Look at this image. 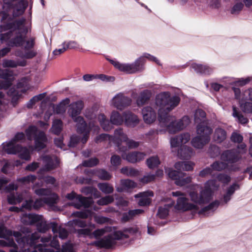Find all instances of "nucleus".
Masks as SVG:
<instances>
[{"label":"nucleus","instance_id":"f257e3e1","mask_svg":"<svg viewBox=\"0 0 252 252\" xmlns=\"http://www.w3.org/2000/svg\"><path fill=\"white\" fill-rule=\"evenodd\" d=\"M180 100V98L177 96L170 97L167 92L158 94L156 97L155 104L142 109V115L144 122L151 124L156 121L157 113L155 108L158 110V119L161 126L166 127L170 133H175L183 129L190 123L188 117H184L177 121L174 117L167 115L178 105Z\"/></svg>","mask_w":252,"mask_h":252},{"label":"nucleus","instance_id":"f03ea898","mask_svg":"<svg viewBox=\"0 0 252 252\" xmlns=\"http://www.w3.org/2000/svg\"><path fill=\"white\" fill-rule=\"evenodd\" d=\"M219 186L217 180L208 181L205 184L204 189H201L199 186L196 185L189 192L190 201L181 191H173L172 195L177 198L174 205L175 209L181 212L190 210L197 212L203 205L212 199L213 192L218 189Z\"/></svg>","mask_w":252,"mask_h":252},{"label":"nucleus","instance_id":"7ed1b4c3","mask_svg":"<svg viewBox=\"0 0 252 252\" xmlns=\"http://www.w3.org/2000/svg\"><path fill=\"white\" fill-rule=\"evenodd\" d=\"M87 226V228L80 229L79 233L88 236L90 238L97 239L107 233H110L107 236L92 244L99 248L106 249L113 247L116 244L117 240H125L128 238L130 235L139 233L137 227L126 229L123 231H115L114 228L106 226L92 232L95 229V225L90 223Z\"/></svg>","mask_w":252,"mask_h":252},{"label":"nucleus","instance_id":"20e7f679","mask_svg":"<svg viewBox=\"0 0 252 252\" xmlns=\"http://www.w3.org/2000/svg\"><path fill=\"white\" fill-rule=\"evenodd\" d=\"M0 247L9 248V252H36L34 240L38 238L37 234L24 235L18 232L12 233L6 229L3 225H0Z\"/></svg>","mask_w":252,"mask_h":252},{"label":"nucleus","instance_id":"39448f33","mask_svg":"<svg viewBox=\"0 0 252 252\" xmlns=\"http://www.w3.org/2000/svg\"><path fill=\"white\" fill-rule=\"evenodd\" d=\"M31 24L25 19L9 23L0 26V40L8 47H18L23 45Z\"/></svg>","mask_w":252,"mask_h":252},{"label":"nucleus","instance_id":"423d86ee","mask_svg":"<svg viewBox=\"0 0 252 252\" xmlns=\"http://www.w3.org/2000/svg\"><path fill=\"white\" fill-rule=\"evenodd\" d=\"M54 234L55 235L53 237L51 236L44 237L40 239V243L38 244L39 241L40 236L38 233H34L32 234H37L38 238L34 240L35 243L32 244L35 247L36 252L38 250L40 252H61L60 246L57 240V234H59L61 239L65 238L68 235L67 231L63 228L55 225L52 229Z\"/></svg>","mask_w":252,"mask_h":252},{"label":"nucleus","instance_id":"0eeeda50","mask_svg":"<svg viewBox=\"0 0 252 252\" xmlns=\"http://www.w3.org/2000/svg\"><path fill=\"white\" fill-rule=\"evenodd\" d=\"M83 108V102L82 100H77L69 105L67 114L69 117L76 123L77 131L82 134L83 137L81 141L84 143L87 140L90 129L92 128L94 126V124L90 123L89 127H88L83 118L80 116Z\"/></svg>","mask_w":252,"mask_h":252},{"label":"nucleus","instance_id":"6e6552de","mask_svg":"<svg viewBox=\"0 0 252 252\" xmlns=\"http://www.w3.org/2000/svg\"><path fill=\"white\" fill-rule=\"evenodd\" d=\"M96 140L114 142L117 144L120 152H126L128 149L136 148L139 145V142L128 139L122 129L115 130L113 137L106 134H102L97 138Z\"/></svg>","mask_w":252,"mask_h":252},{"label":"nucleus","instance_id":"1a4fd4ad","mask_svg":"<svg viewBox=\"0 0 252 252\" xmlns=\"http://www.w3.org/2000/svg\"><path fill=\"white\" fill-rule=\"evenodd\" d=\"M193 165L191 162H178L175 164V167L177 171L168 168L166 169V173L170 178L175 180V184L177 186H184L189 183L191 179L190 177H186L185 174L180 171L182 169L187 171L192 170Z\"/></svg>","mask_w":252,"mask_h":252},{"label":"nucleus","instance_id":"9d476101","mask_svg":"<svg viewBox=\"0 0 252 252\" xmlns=\"http://www.w3.org/2000/svg\"><path fill=\"white\" fill-rule=\"evenodd\" d=\"M190 140V135L188 133H185L178 136L171 138L170 139L171 147L179 148L177 155L181 158H187L193 155L192 149L185 145Z\"/></svg>","mask_w":252,"mask_h":252},{"label":"nucleus","instance_id":"9b49d317","mask_svg":"<svg viewBox=\"0 0 252 252\" xmlns=\"http://www.w3.org/2000/svg\"><path fill=\"white\" fill-rule=\"evenodd\" d=\"M33 188L34 189V192L36 194L38 195H49L50 196L45 198L44 200L42 199L37 200L33 204H32V201L31 200L26 201V203L23 206L24 208L28 209H31L32 208L37 209L41 206L44 203L51 205L56 202V200L58 199V196L56 194L51 193L49 190L46 189H35V186H34Z\"/></svg>","mask_w":252,"mask_h":252},{"label":"nucleus","instance_id":"f8f14e48","mask_svg":"<svg viewBox=\"0 0 252 252\" xmlns=\"http://www.w3.org/2000/svg\"><path fill=\"white\" fill-rule=\"evenodd\" d=\"M108 60L115 68L127 73H133L142 70L144 63L143 58H139L134 63L131 64L121 63L115 60Z\"/></svg>","mask_w":252,"mask_h":252},{"label":"nucleus","instance_id":"ddd939ff","mask_svg":"<svg viewBox=\"0 0 252 252\" xmlns=\"http://www.w3.org/2000/svg\"><path fill=\"white\" fill-rule=\"evenodd\" d=\"M26 136L28 139H34L35 140V149L39 150L44 148L47 143V138L44 132L37 130L34 126H30L26 130Z\"/></svg>","mask_w":252,"mask_h":252},{"label":"nucleus","instance_id":"4468645a","mask_svg":"<svg viewBox=\"0 0 252 252\" xmlns=\"http://www.w3.org/2000/svg\"><path fill=\"white\" fill-rule=\"evenodd\" d=\"M212 132V129L209 127L197 126V136L193 138L191 141L192 145L195 148H202L209 140V135Z\"/></svg>","mask_w":252,"mask_h":252},{"label":"nucleus","instance_id":"2eb2a0df","mask_svg":"<svg viewBox=\"0 0 252 252\" xmlns=\"http://www.w3.org/2000/svg\"><path fill=\"white\" fill-rule=\"evenodd\" d=\"M22 221L28 224H36L37 229L40 232H44L47 229V225L41 216L35 214H26L21 218Z\"/></svg>","mask_w":252,"mask_h":252},{"label":"nucleus","instance_id":"dca6fc26","mask_svg":"<svg viewBox=\"0 0 252 252\" xmlns=\"http://www.w3.org/2000/svg\"><path fill=\"white\" fill-rule=\"evenodd\" d=\"M240 106L246 113L252 112V89L246 91L239 101Z\"/></svg>","mask_w":252,"mask_h":252},{"label":"nucleus","instance_id":"f3484780","mask_svg":"<svg viewBox=\"0 0 252 252\" xmlns=\"http://www.w3.org/2000/svg\"><path fill=\"white\" fill-rule=\"evenodd\" d=\"M75 217H79L82 219H86L93 216L94 221L98 224H101L107 222L109 219L101 215L94 214L89 210L84 211L77 212L73 214Z\"/></svg>","mask_w":252,"mask_h":252},{"label":"nucleus","instance_id":"a211bd4d","mask_svg":"<svg viewBox=\"0 0 252 252\" xmlns=\"http://www.w3.org/2000/svg\"><path fill=\"white\" fill-rule=\"evenodd\" d=\"M0 77L2 79L4 83H0V89H6L11 84L12 81L14 79V77L12 75L11 71L7 69L2 70L0 68ZM2 94L0 92V99L2 98ZM1 104V100H0V104Z\"/></svg>","mask_w":252,"mask_h":252},{"label":"nucleus","instance_id":"6ab92c4d","mask_svg":"<svg viewBox=\"0 0 252 252\" xmlns=\"http://www.w3.org/2000/svg\"><path fill=\"white\" fill-rule=\"evenodd\" d=\"M66 197L70 200L75 199L80 203L79 204L73 203V205L76 208H80L81 206L87 208L90 207L93 203V200L91 198L83 197L80 195H76L73 192L68 194Z\"/></svg>","mask_w":252,"mask_h":252},{"label":"nucleus","instance_id":"aec40b11","mask_svg":"<svg viewBox=\"0 0 252 252\" xmlns=\"http://www.w3.org/2000/svg\"><path fill=\"white\" fill-rule=\"evenodd\" d=\"M130 103L131 100L121 93L116 95L111 100V104L121 110L129 105Z\"/></svg>","mask_w":252,"mask_h":252},{"label":"nucleus","instance_id":"412c9836","mask_svg":"<svg viewBox=\"0 0 252 252\" xmlns=\"http://www.w3.org/2000/svg\"><path fill=\"white\" fill-rule=\"evenodd\" d=\"M121 156L123 159L128 162L135 163L144 159L145 155L141 152H132L126 154V152H122Z\"/></svg>","mask_w":252,"mask_h":252},{"label":"nucleus","instance_id":"4be33fe9","mask_svg":"<svg viewBox=\"0 0 252 252\" xmlns=\"http://www.w3.org/2000/svg\"><path fill=\"white\" fill-rule=\"evenodd\" d=\"M1 146L3 151L8 154H17L20 147L15 140H13L3 143Z\"/></svg>","mask_w":252,"mask_h":252},{"label":"nucleus","instance_id":"5701e85b","mask_svg":"<svg viewBox=\"0 0 252 252\" xmlns=\"http://www.w3.org/2000/svg\"><path fill=\"white\" fill-rule=\"evenodd\" d=\"M153 196V193L151 191H147L139 193L135 195V198H139L138 203L140 206H146L151 202L150 197Z\"/></svg>","mask_w":252,"mask_h":252},{"label":"nucleus","instance_id":"b1692460","mask_svg":"<svg viewBox=\"0 0 252 252\" xmlns=\"http://www.w3.org/2000/svg\"><path fill=\"white\" fill-rule=\"evenodd\" d=\"M70 100L68 98H66L62 100L60 103L56 106L51 105L49 106V109L54 110L55 113L58 114H62L65 113L66 107L69 106Z\"/></svg>","mask_w":252,"mask_h":252},{"label":"nucleus","instance_id":"393cba45","mask_svg":"<svg viewBox=\"0 0 252 252\" xmlns=\"http://www.w3.org/2000/svg\"><path fill=\"white\" fill-rule=\"evenodd\" d=\"M191 67L197 73L204 74H210L213 72V68L206 65H202L196 63H193Z\"/></svg>","mask_w":252,"mask_h":252},{"label":"nucleus","instance_id":"a878e982","mask_svg":"<svg viewBox=\"0 0 252 252\" xmlns=\"http://www.w3.org/2000/svg\"><path fill=\"white\" fill-rule=\"evenodd\" d=\"M33 150V148L32 146L29 148L20 146L17 154L21 159L29 160L31 159V154Z\"/></svg>","mask_w":252,"mask_h":252},{"label":"nucleus","instance_id":"bb28decb","mask_svg":"<svg viewBox=\"0 0 252 252\" xmlns=\"http://www.w3.org/2000/svg\"><path fill=\"white\" fill-rule=\"evenodd\" d=\"M174 204L173 201L168 200V202L159 207L157 216L160 219L165 218L168 215L169 209Z\"/></svg>","mask_w":252,"mask_h":252},{"label":"nucleus","instance_id":"cd10ccee","mask_svg":"<svg viewBox=\"0 0 252 252\" xmlns=\"http://www.w3.org/2000/svg\"><path fill=\"white\" fill-rule=\"evenodd\" d=\"M124 117L125 123L128 126H134L138 123L139 120L137 117L130 112L125 113Z\"/></svg>","mask_w":252,"mask_h":252},{"label":"nucleus","instance_id":"c85d7f7f","mask_svg":"<svg viewBox=\"0 0 252 252\" xmlns=\"http://www.w3.org/2000/svg\"><path fill=\"white\" fill-rule=\"evenodd\" d=\"M239 186L237 184H234L230 186L226 190V192L223 195V201L225 203L229 201L232 195L234 193L235 190L238 189Z\"/></svg>","mask_w":252,"mask_h":252},{"label":"nucleus","instance_id":"c756f323","mask_svg":"<svg viewBox=\"0 0 252 252\" xmlns=\"http://www.w3.org/2000/svg\"><path fill=\"white\" fill-rule=\"evenodd\" d=\"M206 114L205 112L202 110H197L194 114V120L196 123H198L200 122V123L198 125L202 127H208L206 126L204 123V118L205 117Z\"/></svg>","mask_w":252,"mask_h":252},{"label":"nucleus","instance_id":"7c9ffc66","mask_svg":"<svg viewBox=\"0 0 252 252\" xmlns=\"http://www.w3.org/2000/svg\"><path fill=\"white\" fill-rule=\"evenodd\" d=\"M26 194V193L22 194H14L10 193L7 197L8 202L10 204H16L22 201L23 198Z\"/></svg>","mask_w":252,"mask_h":252},{"label":"nucleus","instance_id":"2f4dec72","mask_svg":"<svg viewBox=\"0 0 252 252\" xmlns=\"http://www.w3.org/2000/svg\"><path fill=\"white\" fill-rule=\"evenodd\" d=\"M43 160L46 163L45 167V169L46 170H50L55 168L58 164V159L55 157H54L53 158H51L50 157H46Z\"/></svg>","mask_w":252,"mask_h":252},{"label":"nucleus","instance_id":"473e14b6","mask_svg":"<svg viewBox=\"0 0 252 252\" xmlns=\"http://www.w3.org/2000/svg\"><path fill=\"white\" fill-rule=\"evenodd\" d=\"M151 92L148 90L144 91L141 93L139 97L137 100V104L138 106L144 104L150 98Z\"/></svg>","mask_w":252,"mask_h":252},{"label":"nucleus","instance_id":"72a5a7b5","mask_svg":"<svg viewBox=\"0 0 252 252\" xmlns=\"http://www.w3.org/2000/svg\"><path fill=\"white\" fill-rule=\"evenodd\" d=\"M25 61L18 62L11 60H4L2 61V66L4 67H16L18 65L25 66Z\"/></svg>","mask_w":252,"mask_h":252},{"label":"nucleus","instance_id":"f704fd0d","mask_svg":"<svg viewBox=\"0 0 252 252\" xmlns=\"http://www.w3.org/2000/svg\"><path fill=\"white\" fill-rule=\"evenodd\" d=\"M100 125L104 130H109L112 128V125L106 120L105 116L103 114H100L97 117Z\"/></svg>","mask_w":252,"mask_h":252},{"label":"nucleus","instance_id":"c9c22d12","mask_svg":"<svg viewBox=\"0 0 252 252\" xmlns=\"http://www.w3.org/2000/svg\"><path fill=\"white\" fill-rule=\"evenodd\" d=\"M122 188H117V190L118 191H122L124 190L130 188H133L136 186V184L129 180H123L121 181Z\"/></svg>","mask_w":252,"mask_h":252},{"label":"nucleus","instance_id":"e433bc0d","mask_svg":"<svg viewBox=\"0 0 252 252\" xmlns=\"http://www.w3.org/2000/svg\"><path fill=\"white\" fill-rule=\"evenodd\" d=\"M226 138L225 131L220 128L216 129L214 138V140L218 142H220L224 140Z\"/></svg>","mask_w":252,"mask_h":252},{"label":"nucleus","instance_id":"4c0bfd02","mask_svg":"<svg viewBox=\"0 0 252 252\" xmlns=\"http://www.w3.org/2000/svg\"><path fill=\"white\" fill-rule=\"evenodd\" d=\"M110 121L112 124L120 125L123 123V119L117 112L114 111L110 117Z\"/></svg>","mask_w":252,"mask_h":252},{"label":"nucleus","instance_id":"58836bf2","mask_svg":"<svg viewBox=\"0 0 252 252\" xmlns=\"http://www.w3.org/2000/svg\"><path fill=\"white\" fill-rule=\"evenodd\" d=\"M221 159L222 160L227 161L230 162H233L236 160L233 153L228 151L224 152L222 154Z\"/></svg>","mask_w":252,"mask_h":252},{"label":"nucleus","instance_id":"ea45409f","mask_svg":"<svg viewBox=\"0 0 252 252\" xmlns=\"http://www.w3.org/2000/svg\"><path fill=\"white\" fill-rule=\"evenodd\" d=\"M63 128V123L61 120H56L53 122L52 131L56 134H58Z\"/></svg>","mask_w":252,"mask_h":252},{"label":"nucleus","instance_id":"a19ab883","mask_svg":"<svg viewBox=\"0 0 252 252\" xmlns=\"http://www.w3.org/2000/svg\"><path fill=\"white\" fill-rule=\"evenodd\" d=\"M147 164L150 168H154L160 164V161L158 157L154 156L147 159Z\"/></svg>","mask_w":252,"mask_h":252},{"label":"nucleus","instance_id":"79ce46f5","mask_svg":"<svg viewBox=\"0 0 252 252\" xmlns=\"http://www.w3.org/2000/svg\"><path fill=\"white\" fill-rule=\"evenodd\" d=\"M219 202L217 201H214L210 203L208 206L205 207H203V205L202 207L199 209V211H197V213L199 214H201L204 212L208 210H213L216 209L219 206Z\"/></svg>","mask_w":252,"mask_h":252},{"label":"nucleus","instance_id":"37998d69","mask_svg":"<svg viewBox=\"0 0 252 252\" xmlns=\"http://www.w3.org/2000/svg\"><path fill=\"white\" fill-rule=\"evenodd\" d=\"M98 187L100 190L105 193H110L113 191V187L107 183L99 184Z\"/></svg>","mask_w":252,"mask_h":252},{"label":"nucleus","instance_id":"c03bdc74","mask_svg":"<svg viewBox=\"0 0 252 252\" xmlns=\"http://www.w3.org/2000/svg\"><path fill=\"white\" fill-rule=\"evenodd\" d=\"M233 114L232 115L234 117L237 118L239 122L242 124H246L248 120L245 118L243 115L239 114L236 110V108L235 106L233 107Z\"/></svg>","mask_w":252,"mask_h":252},{"label":"nucleus","instance_id":"a18cd8bd","mask_svg":"<svg viewBox=\"0 0 252 252\" xmlns=\"http://www.w3.org/2000/svg\"><path fill=\"white\" fill-rule=\"evenodd\" d=\"M11 167V165L6 160H0V168H1V170L3 173H8Z\"/></svg>","mask_w":252,"mask_h":252},{"label":"nucleus","instance_id":"49530a36","mask_svg":"<svg viewBox=\"0 0 252 252\" xmlns=\"http://www.w3.org/2000/svg\"><path fill=\"white\" fill-rule=\"evenodd\" d=\"M121 172L127 176H134L138 174V171L132 168L127 167H123L121 169Z\"/></svg>","mask_w":252,"mask_h":252},{"label":"nucleus","instance_id":"de8ad7c7","mask_svg":"<svg viewBox=\"0 0 252 252\" xmlns=\"http://www.w3.org/2000/svg\"><path fill=\"white\" fill-rule=\"evenodd\" d=\"M236 3L234 5L231 10V13L233 14H237L239 13L243 9L244 4L239 2V1H236Z\"/></svg>","mask_w":252,"mask_h":252},{"label":"nucleus","instance_id":"09e8293b","mask_svg":"<svg viewBox=\"0 0 252 252\" xmlns=\"http://www.w3.org/2000/svg\"><path fill=\"white\" fill-rule=\"evenodd\" d=\"M94 174L100 179L102 180H109L111 175L106 171L103 170H99L96 171Z\"/></svg>","mask_w":252,"mask_h":252},{"label":"nucleus","instance_id":"8fccbe9b","mask_svg":"<svg viewBox=\"0 0 252 252\" xmlns=\"http://www.w3.org/2000/svg\"><path fill=\"white\" fill-rule=\"evenodd\" d=\"M114 198L112 196H107L98 200L97 204L99 205H106L112 202Z\"/></svg>","mask_w":252,"mask_h":252},{"label":"nucleus","instance_id":"3c124183","mask_svg":"<svg viewBox=\"0 0 252 252\" xmlns=\"http://www.w3.org/2000/svg\"><path fill=\"white\" fill-rule=\"evenodd\" d=\"M64 46H65L66 49H77L80 47L79 44L75 41H69L68 42H64Z\"/></svg>","mask_w":252,"mask_h":252},{"label":"nucleus","instance_id":"603ef678","mask_svg":"<svg viewBox=\"0 0 252 252\" xmlns=\"http://www.w3.org/2000/svg\"><path fill=\"white\" fill-rule=\"evenodd\" d=\"M226 163L223 162L217 161L212 165V168L214 170L220 171L226 167Z\"/></svg>","mask_w":252,"mask_h":252},{"label":"nucleus","instance_id":"864d4df0","mask_svg":"<svg viewBox=\"0 0 252 252\" xmlns=\"http://www.w3.org/2000/svg\"><path fill=\"white\" fill-rule=\"evenodd\" d=\"M44 95L42 94H40L39 95L33 96L27 103V107L29 108L32 107L36 102H37L39 100L42 99Z\"/></svg>","mask_w":252,"mask_h":252},{"label":"nucleus","instance_id":"5fc2aeb1","mask_svg":"<svg viewBox=\"0 0 252 252\" xmlns=\"http://www.w3.org/2000/svg\"><path fill=\"white\" fill-rule=\"evenodd\" d=\"M70 224L74 227H85L87 226L86 222L79 219H76L70 221Z\"/></svg>","mask_w":252,"mask_h":252},{"label":"nucleus","instance_id":"6e6d98bb","mask_svg":"<svg viewBox=\"0 0 252 252\" xmlns=\"http://www.w3.org/2000/svg\"><path fill=\"white\" fill-rule=\"evenodd\" d=\"M98 159L96 158L89 159L83 162L84 166L92 167L96 165L98 163Z\"/></svg>","mask_w":252,"mask_h":252},{"label":"nucleus","instance_id":"4d7b16f0","mask_svg":"<svg viewBox=\"0 0 252 252\" xmlns=\"http://www.w3.org/2000/svg\"><path fill=\"white\" fill-rule=\"evenodd\" d=\"M140 58H143L144 60V62H145V59L146 58L149 61L154 62L156 63L157 64H159V61L155 57L148 54V53H144L142 56Z\"/></svg>","mask_w":252,"mask_h":252},{"label":"nucleus","instance_id":"13d9d810","mask_svg":"<svg viewBox=\"0 0 252 252\" xmlns=\"http://www.w3.org/2000/svg\"><path fill=\"white\" fill-rule=\"evenodd\" d=\"M143 211L141 209H135L129 211L128 213V216L126 218V220H129L132 218L133 216L141 214Z\"/></svg>","mask_w":252,"mask_h":252},{"label":"nucleus","instance_id":"bf43d9fd","mask_svg":"<svg viewBox=\"0 0 252 252\" xmlns=\"http://www.w3.org/2000/svg\"><path fill=\"white\" fill-rule=\"evenodd\" d=\"M217 178L218 181L224 184H227L230 181V178L224 174H220Z\"/></svg>","mask_w":252,"mask_h":252},{"label":"nucleus","instance_id":"052dcab7","mask_svg":"<svg viewBox=\"0 0 252 252\" xmlns=\"http://www.w3.org/2000/svg\"><path fill=\"white\" fill-rule=\"evenodd\" d=\"M231 138L233 141L238 143L242 142L243 140V137L240 134L236 132L232 133Z\"/></svg>","mask_w":252,"mask_h":252},{"label":"nucleus","instance_id":"680f3d73","mask_svg":"<svg viewBox=\"0 0 252 252\" xmlns=\"http://www.w3.org/2000/svg\"><path fill=\"white\" fill-rule=\"evenodd\" d=\"M155 179V176L153 174H148L145 176H144L141 179V182L146 184L148 183Z\"/></svg>","mask_w":252,"mask_h":252},{"label":"nucleus","instance_id":"e2e57ef3","mask_svg":"<svg viewBox=\"0 0 252 252\" xmlns=\"http://www.w3.org/2000/svg\"><path fill=\"white\" fill-rule=\"evenodd\" d=\"M120 162L121 158L119 156L114 155L111 157V163L112 164V165L114 166H117L120 164Z\"/></svg>","mask_w":252,"mask_h":252},{"label":"nucleus","instance_id":"0e129e2a","mask_svg":"<svg viewBox=\"0 0 252 252\" xmlns=\"http://www.w3.org/2000/svg\"><path fill=\"white\" fill-rule=\"evenodd\" d=\"M39 167V163L37 162H33L31 164L28 165L26 169L30 171H33Z\"/></svg>","mask_w":252,"mask_h":252},{"label":"nucleus","instance_id":"69168bd1","mask_svg":"<svg viewBox=\"0 0 252 252\" xmlns=\"http://www.w3.org/2000/svg\"><path fill=\"white\" fill-rule=\"evenodd\" d=\"M62 252H74L72 245L70 243H66L63 245Z\"/></svg>","mask_w":252,"mask_h":252},{"label":"nucleus","instance_id":"338daca9","mask_svg":"<svg viewBox=\"0 0 252 252\" xmlns=\"http://www.w3.org/2000/svg\"><path fill=\"white\" fill-rule=\"evenodd\" d=\"M36 179L34 176L30 175L20 179V181L25 183H33Z\"/></svg>","mask_w":252,"mask_h":252},{"label":"nucleus","instance_id":"774afa93","mask_svg":"<svg viewBox=\"0 0 252 252\" xmlns=\"http://www.w3.org/2000/svg\"><path fill=\"white\" fill-rule=\"evenodd\" d=\"M66 48H65V46H64V43H63L62 44V47L60 49H56L55 50L53 51V54L55 56H59L61 54L64 53L66 50Z\"/></svg>","mask_w":252,"mask_h":252}]
</instances>
